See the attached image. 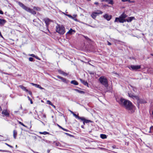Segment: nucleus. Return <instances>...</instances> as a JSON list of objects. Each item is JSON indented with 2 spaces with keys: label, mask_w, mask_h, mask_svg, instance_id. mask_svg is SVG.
Here are the masks:
<instances>
[{
  "label": "nucleus",
  "mask_w": 153,
  "mask_h": 153,
  "mask_svg": "<svg viewBox=\"0 0 153 153\" xmlns=\"http://www.w3.org/2000/svg\"><path fill=\"white\" fill-rule=\"evenodd\" d=\"M118 102L120 105L123 106L127 110H131L132 109L133 106L132 104L129 100L121 98L118 101Z\"/></svg>",
  "instance_id": "f257e3e1"
},
{
  "label": "nucleus",
  "mask_w": 153,
  "mask_h": 153,
  "mask_svg": "<svg viewBox=\"0 0 153 153\" xmlns=\"http://www.w3.org/2000/svg\"><path fill=\"white\" fill-rule=\"evenodd\" d=\"M99 81L101 84L105 87H107L108 86V80L105 76H102L100 77L99 79Z\"/></svg>",
  "instance_id": "f03ea898"
},
{
  "label": "nucleus",
  "mask_w": 153,
  "mask_h": 153,
  "mask_svg": "<svg viewBox=\"0 0 153 153\" xmlns=\"http://www.w3.org/2000/svg\"><path fill=\"white\" fill-rule=\"evenodd\" d=\"M56 31L57 32L61 34H64L65 32L64 27L58 24L56 27Z\"/></svg>",
  "instance_id": "7ed1b4c3"
},
{
  "label": "nucleus",
  "mask_w": 153,
  "mask_h": 153,
  "mask_svg": "<svg viewBox=\"0 0 153 153\" xmlns=\"http://www.w3.org/2000/svg\"><path fill=\"white\" fill-rule=\"evenodd\" d=\"M18 4L23 9L28 12H29L30 10V8L26 6L20 2H18Z\"/></svg>",
  "instance_id": "20e7f679"
},
{
  "label": "nucleus",
  "mask_w": 153,
  "mask_h": 153,
  "mask_svg": "<svg viewBox=\"0 0 153 153\" xmlns=\"http://www.w3.org/2000/svg\"><path fill=\"white\" fill-rule=\"evenodd\" d=\"M128 67L130 70H137L138 69L140 68L141 66L140 65H132L131 66H128Z\"/></svg>",
  "instance_id": "39448f33"
},
{
  "label": "nucleus",
  "mask_w": 153,
  "mask_h": 153,
  "mask_svg": "<svg viewBox=\"0 0 153 153\" xmlns=\"http://www.w3.org/2000/svg\"><path fill=\"white\" fill-rule=\"evenodd\" d=\"M128 96L132 98L134 100H137L138 101L139 100V97L137 95H134V93H129L128 94Z\"/></svg>",
  "instance_id": "423d86ee"
},
{
  "label": "nucleus",
  "mask_w": 153,
  "mask_h": 153,
  "mask_svg": "<svg viewBox=\"0 0 153 153\" xmlns=\"http://www.w3.org/2000/svg\"><path fill=\"white\" fill-rule=\"evenodd\" d=\"M102 13L103 12L102 11L100 10H97V12H93L91 15V16L93 19H95L96 18L97 15L102 14Z\"/></svg>",
  "instance_id": "0eeeda50"
},
{
  "label": "nucleus",
  "mask_w": 153,
  "mask_h": 153,
  "mask_svg": "<svg viewBox=\"0 0 153 153\" xmlns=\"http://www.w3.org/2000/svg\"><path fill=\"white\" fill-rule=\"evenodd\" d=\"M119 22L120 23H123L126 22L125 19L122 18L120 17H116L114 21L115 22Z\"/></svg>",
  "instance_id": "6e6552de"
},
{
  "label": "nucleus",
  "mask_w": 153,
  "mask_h": 153,
  "mask_svg": "<svg viewBox=\"0 0 153 153\" xmlns=\"http://www.w3.org/2000/svg\"><path fill=\"white\" fill-rule=\"evenodd\" d=\"M1 114L3 116H6L7 117H9L10 116L9 113L7 111L6 109L3 110L1 112Z\"/></svg>",
  "instance_id": "1a4fd4ad"
},
{
  "label": "nucleus",
  "mask_w": 153,
  "mask_h": 153,
  "mask_svg": "<svg viewBox=\"0 0 153 153\" xmlns=\"http://www.w3.org/2000/svg\"><path fill=\"white\" fill-rule=\"evenodd\" d=\"M103 17L107 21H109L111 18V15H109L107 14H106L103 15Z\"/></svg>",
  "instance_id": "9d476101"
},
{
  "label": "nucleus",
  "mask_w": 153,
  "mask_h": 153,
  "mask_svg": "<svg viewBox=\"0 0 153 153\" xmlns=\"http://www.w3.org/2000/svg\"><path fill=\"white\" fill-rule=\"evenodd\" d=\"M81 120L83 121V123L84 124H85V123H88L89 122H91V121L90 120L85 119V118L83 117H82Z\"/></svg>",
  "instance_id": "9b49d317"
},
{
  "label": "nucleus",
  "mask_w": 153,
  "mask_h": 153,
  "mask_svg": "<svg viewBox=\"0 0 153 153\" xmlns=\"http://www.w3.org/2000/svg\"><path fill=\"white\" fill-rule=\"evenodd\" d=\"M57 77L58 79H61L63 82L66 83H68V81H67L66 79L59 76H57Z\"/></svg>",
  "instance_id": "f8f14e48"
},
{
  "label": "nucleus",
  "mask_w": 153,
  "mask_h": 153,
  "mask_svg": "<svg viewBox=\"0 0 153 153\" xmlns=\"http://www.w3.org/2000/svg\"><path fill=\"white\" fill-rule=\"evenodd\" d=\"M134 19L135 18L134 17H128L127 19H125V20L126 21V22H130L133 19Z\"/></svg>",
  "instance_id": "ddd939ff"
},
{
  "label": "nucleus",
  "mask_w": 153,
  "mask_h": 153,
  "mask_svg": "<svg viewBox=\"0 0 153 153\" xmlns=\"http://www.w3.org/2000/svg\"><path fill=\"white\" fill-rule=\"evenodd\" d=\"M31 84H32L33 86H35V87L39 88H40L41 89H44V88L41 87V86H40L39 85L33 83H31Z\"/></svg>",
  "instance_id": "4468645a"
},
{
  "label": "nucleus",
  "mask_w": 153,
  "mask_h": 153,
  "mask_svg": "<svg viewBox=\"0 0 153 153\" xmlns=\"http://www.w3.org/2000/svg\"><path fill=\"white\" fill-rule=\"evenodd\" d=\"M44 20L46 26H47L49 25V22L50 21V19L48 18H45L44 19Z\"/></svg>",
  "instance_id": "2eb2a0df"
},
{
  "label": "nucleus",
  "mask_w": 153,
  "mask_h": 153,
  "mask_svg": "<svg viewBox=\"0 0 153 153\" xmlns=\"http://www.w3.org/2000/svg\"><path fill=\"white\" fill-rule=\"evenodd\" d=\"M75 32V31L74 30H73L72 29H71L70 30H69L68 31L67 33V34H72Z\"/></svg>",
  "instance_id": "dca6fc26"
},
{
  "label": "nucleus",
  "mask_w": 153,
  "mask_h": 153,
  "mask_svg": "<svg viewBox=\"0 0 153 153\" xmlns=\"http://www.w3.org/2000/svg\"><path fill=\"white\" fill-rule=\"evenodd\" d=\"M80 80L81 82L83 83L84 85L86 86H88V84L87 81H85L84 80L82 79H80Z\"/></svg>",
  "instance_id": "f3484780"
},
{
  "label": "nucleus",
  "mask_w": 153,
  "mask_h": 153,
  "mask_svg": "<svg viewBox=\"0 0 153 153\" xmlns=\"http://www.w3.org/2000/svg\"><path fill=\"white\" fill-rule=\"evenodd\" d=\"M6 22V21L4 19H0V25H3L5 24Z\"/></svg>",
  "instance_id": "a211bd4d"
},
{
  "label": "nucleus",
  "mask_w": 153,
  "mask_h": 153,
  "mask_svg": "<svg viewBox=\"0 0 153 153\" xmlns=\"http://www.w3.org/2000/svg\"><path fill=\"white\" fill-rule=\"evenodd\" d=\"M17 134V131L16 130H14L13 131V136L14 138L15 139Z\"/></svg>",
  "instance_id": "6ab92c4d"
},
{
  "label": "nucleus",
  "mask_w": 153,
  "mask_h": 153,
  "mask_svg": "<svg viewBox=\"0 0 153 153\" xmlns=\"http://www.w3.org/2000/svg\"><path fill=\"white\" fill-rule=\"evenodd\" d=\"M127 16L126 14H125L124 13H122L120 16V17L123 19H125L127 17Z\"/></svg>",
  "instance_id": "aec40b11"
},
{
  "label": "nucleus",
  "mask_w": 153,
  "mask_h": 153,
  "mask_svg": "<svg viewBox=\"0 0 153 153\" xmlns=\"http://www.w3.org/2000/svg\"><path fill=\"white\" fill-rule=\"evenodd\" d=\"M19 87H20L22 90L24 91H28V90L26 88L22 85H19Z\"/></svg>",
  "instance_id": "412c9836"
},
{
  "label": "nucleus",
  "mask_w": 153,
  "mask_h": 153,
  "mask_svg": "<svg viewBox=\"0 0 153 153\" xmlns=\"http://www.w3.org/2000/svg\"><path fill=\"white\" fill-rule=\"evenodd\" d=\"M71 84H73L75 85H77L78 84V82L75 80H72L71 82Z\"/></svg>",
  "instance_id": "4be33fe9"
},
{
  "label": "nucleus",
  "mask_w": 153,
  "mask_h": 153,
  "mask_svg": "<svg viewBox=\"0 0 153 153\" xmlns=\"http://www.w3.org/2000/svg\"><path fill=\"white\" fill-rule=\"evenodd\" d=\"M59 73L62 74L64 76H66L68 75V74H67V73H66L65 72H64L63 71L59 70Z\"/></svg>",
  "instance_id": "5701e85b"
},
{
  "label": "nucleus",
  "mask_w": 153,
  "mask_h": 153,
  "mask_svg": "<svg viewBox=\"0 0 153 153\" xmlns=\"http://www.w3.org/2000/svg\"><path fill=\"white\" fill-rule=\"evenodd\" d=\"M73 115L76 118L78 119L79 120H81L82 117H80L78 116V115H76L74 113L73 114Z\"/></svg>",
  "instance_id": "b1692460"
},
{
  "label": "nucleus",
  "mask_w": 153,
  "mask_h": 153,
  "mask_svg": "<svg viewBox=\"0 0 153 153\" xmlns=\"http://www.w3.org/2000/svg\"><path fill=\"white\" fill-rule=\"evenodd\" d=\"M100 136L101 138L102 139H105L107 138L106 135L104 134H101Z\"/></svg>",
  "instance_id": "393cba45"
},
{
  "label": "nucleus",
  "mask_w": 153,
  "mask_h": 153,
  "mask_svg": "<svg viewBox=\"0 0 153 153\" xmlns=\"http://www.w3.org/2000/svg\"><path fill=\"white\" fill-rule=\"evenodd\" d=\"M30 13H31L33 14H35L36 13V12L35 11L33 10V9H30V10L29 12Z\"/></svg>",
  "instance_id": "a878e982"
},
{
  "label": "nucleus",
  "mask_w": 153,
  "mask_h": 153,
  "mask_svg": "<svg viewBox=\"0 0 153 153\" xmlns=\"http://www.w3.org/2000/svg\"><path fill=\"white\" fill-rule=\"evenodd\" d=\"M39 133L42 134H43L44 135H46L49 134V132L46 131H44L43 132H40Z\"/></svg>",
  "instance_id": "bb28decb"
},
{
  "label": "nucleus",
  "mask_w": 153,
  "mask_h": 153,
  "mask_svg": "<svg viewBox=\"0 0 153 153\" xmlns=\"http://www.w3.org/2000/svg\"><path fill=\"white\" fill-rule=\"evenodd\" d=\"M108 4H113V1L112 0H108Z\"/></svg>",
  "instance_id": "cd10ccee"
},
{
  "label": "nucleus",
  "mask_w": 153,
  "mask_h": 153,
  "mask_svg": "<svg viewBox=\"0 0 153 153\" xmlns=\"http://www.w3.org/2000/svg\"><path fill=\"white\" fill-rule=\"evenodd\" d=\"M76 90L78 92L81 94L84 93V91H82L79 90L78 89H76Z\"/></svg>",
  "instance_id": "c85d7f7f"
},
{
  "label": "nucleus",
  "mask_w": 153,
  "mask_h": 153,
  "mask_svg": "<svg viewBox=\"0 0 153 153\" xmlns=\"http://www.w3.org/2000/svg\"><path fill=\"white\" fill-rule=\"evenodd\" d=\"M66 15L72 19H74V17L72 16H71V15H70L67 14V15Z\"/></svg>",
  "instance_id": "c756f323"
},
{
  "label": "nucleus",
  "mask_w": 153,
  "mask_h": 153,
  "mask_svg": "<svg viewBox=\"0 0 153 153\" xmlns=\"http://www.w3.org/2000/svg\"><path fill=\"white\" fill-rule=\"evenodd\" d=\"M19 123L20 124L22 125V126L25 127H26V126L25 125H24V124H23L22 122L19 121Z\"/></svg>",
  "instance_id": "7c9ffc66"
},
{
  "label": "nucleus",
  "mask_w": 153,
  "mask_h": 153,
  "mask_svg": "<svg viewBox=\"0 0 153 153\" xmlns=\"http://www.w3.org/2000/svg\"><path fill=\"white\" fill-rule=\"evenodd\" d=\"M47 102L48 104H49L50 105H51L52 104V103L49 100H47Z\"/></svg>",
  "instance_id": "2f4dec72"
},
{
  "label": "nucleus",
  "mask_w": 153,
  "mask_h": 153,
  "mask_svg": "<svg viewBox=\"0 0 153 153\" xmlns=\"http://www.w3.org/2000/svg\"><path fill=\"white\" fill-rule=\"evenodd\" d=\"M29 60L30 61H33V59L32 57H29Z\"/></svg>",
  "instance_id": "473e14b6"
},
{
  "label": "nucleus",
  "mask_w": 153,
  "mask_h": 153,
  "mask_svg": "<svg viewBox=\"0 0 153 153\" xmlns=\"http://www.w3.org/2000/svg\"><path fill=\"white\" fill-rule=\"evenodd\" d=\"M30 56H31L33 57L36 58V56L34 54H32L30 55Z\"/></svg>",
  "instance_id": "72a5a7b5"
},
{
  "label": "nucleus",
  "mask_w": 153,
  "mask_h": 153,
  "mask_svg": "<svg viewBox=\"0 0 153 153\" xmlns=\"http://www.w3.org/2000/svg\"><path fill=\"white\" fill-rule=\"evenodd\" d=\"M65 134H66L68 136H70V137H73V135H71V134H70L68 133H65Z\"/></svg>",
  "instance_id": "f704fd0d"
},
{
  "label": "nucleus",
  "mask_w": 153,
  "mask_h": 153,
  "mask_svg": "<svg viewBox=\"0 0 153 153\" xmlns=\"http://www.w3.org/2000/svg\"><path fill=\"white\" fill-rule=\"evenodd\" d=\"M5 144H6V145H7V146L9 147H10L11 148H13V147L9 145L7 143H5Z\"/></svg>",
  "instance_id": "c9c22d12"
},
{
  "label": "nucleus",
  "mask_w": 153,
  "mask_h": 153,
  "mask_svg": "<svg viewBox=\"0 0 153 153\" xmlns=\"http://www.w3.org/2000/svg\"><path fill=\"white\" fill-rule=\"evenodd\" d=\"M62 129L63 131H69L68 130L66 129H65V128H62Z\"/></svg>",
  "instance_id": "e433bc0d"
},
{
  "label": "nucleus",
  "mask_w": 153,
  "mask_h": 153,
  "mask_svg": "<svg viewBox=\"0 0 153 153\" xmlns=\"http://www.w3.org/2000/svg\"><path fill=\"white\" fill-rule=\"evenodd\" d=\"M26 92H27L30 95H31L32 94L31 92L30 91H29L28 90V91H26Z\"/></svg>",
  "instance_id": "4c0bfd02"
},
{
  "label": "nucleus",
  "mask_w": 153,
  "mask_h": 153,
  "mask_svg": "<svg viewBox=\"0 0 153 153\" xmlns=\"http://www.w3.org/2000/svg\"><path fill=\"white\" fill-rule=\"evenodd\" d=\"M33 9L35 10H38V9H39V8L37 7H33Z\"/></svg>",
  "instance_id": "58836bf2"
},
{
  "label": "nucleus",
  "mask_w": 153,
  "mask_h": 153,
  "mask_svg": "<svg viewBox=\"0 0 153 153\" xmlns=\"http://www.w3.org/2000/svg\"><path fill=\"white\" fill-rule=\"evenodd\" d=\"M0 151L1 152H8V151H7V150H0Z\"/></svg>",
  "instance_id": "ea45409f"
},
{
  "label": "nucleus",
  "mask_w": 153,
  "mask_h": 153,
  "mask_svg": "<svg viewBox=\"0 0 153 153\" xmlns=\"http://www.w3.org/2000/svg\"><path fill=\"white\" fill-rule=\"evenodd\" d=\"M122 1L123 2H125V1H130V0H122Z\"/></svg>",
  "instance_id": "a19ab883"
},
{
  "label": "nucleus",
  "mask_w": 153,
  "mask_h": 153,
  "mask_svg": "<svg viewBox=\"0 0 153 153\" xmlns=\"http://www.w3.org/2000/svg\"><path fill=\"white\" fill-rule=\"evenodd\" d=\"M31 150L34 153H39V152H35L34 151H33V150L31 149Z\"/></svg>",
  "instance_id": "79ce46f5"
},
{
  "label": "nucleus",
  "mask_w": 153,
  "mask_h": 153,
  "mask_svg": "<svg viewBox=\"0 0 153 153\" xmlns=\"http://www.w3.org/2000/svg\"><path fill=\"white\" fill-rule=\"evenodd\" d=\"M108 45H111V43L110 42H109L108 41Z\"/></svg>",
  "instance_id": "37998d69"
},
{
  "label": "nucleus",
  "mask_w": 153,
  "mask_h": 153,
  "mask_svg": "<svg viewBox=\"0 0 153 153\" xmlns=\"http://www.w3.org/2000/svg\"><path fill=\"white\" fill-rule=\"evenodd\" d=\"M57 126L60 128L62 129V127L61 126H60V125H59L58 124H57Z\"/></svg>",
  "instance_id": "c03bdc74"
},
{
  "label": "nucleus",
  "mask_w": 153,
  "mask_h": 153,
  "mask_svg": "<svg viewBox=\"0 0 153 153\" xmlns=\"http://www.w3.org/2000/svg\"><path fill=\"white\" fill-rule=\"evenodd\" d=\"M0 14H3V13L2 11L0 10Z\"/></svg>",
  "instance_id": "a18cd8bd"
},
{
  "label": "nucleus",
  "mask_w": 153,
  "mask_h": 153,
  "mask_svg": "<svg viewBox=\"0 0 153 153\" xmlns=\"http://www.w3.org/2000/svg\"><path fill=\"white\" fill-rule=\"evenodd\" d=\"M27 98H28V100L30 101L31 100V99H30V98L29 96H27Z\"/></svg>",
  "instance_id": "49530a36"
},
{
  "label": "nucleus",
  "mask_w": 153,
  "mask_h": 153,
  "mask_svg": "<svg viewBox=\"0 0 153 153\" xmlns=\"http://www.w3.org/2000/svg\"><path fill=\"white\" fill-rule=\"evenodd\" d=\"M0 36L1 37L3 38V36L2 35H1V33L0 32Z\"/></svg>",
  "instance_id": "de8ad7c7"
},
{
  "label": "nucleus",
  "mask_w": 153,
  "mask_h": 153,
  "mask_svg": "<svg viewBox=\"0 0 153 153\" xmlns=\"http://www.w3.org/2000/svg\"><path fill=\"white\" fill-rule=\"evenodd\" d=\"M84 37L86 39H89V38L87 36H84Z\"/></svg>",
  "instance_id": "09e8293b"
},
{
  "label": "nucleus",
  "mask_w": 153,
  "mask_h": 153,
  "mask_svg": "<svg viewBox=\"0 0 153 153\" xmlns=\"http://www.w3.org/2000/svg\"><path fill=\"white\" fill-rule=\"evenodd\" d=\"M51 105L53 107H54V108H55V107H55V106L53 104H52Z\"/></svg>",
  "instance_id": "8fccbe9b"
},
{
  "label": "nucleus",
  "mask_w": 153,
  "mask_h": 153,
  "mask_svg": "<svg viewBox=\"0 0 153 153\" xmlns=\"http://www.w3.org/2000/svg\"><path fill=\"white\" fill-rule=\"evenodd\" d=\"M70 111L71 112V113L72 114H73L74 113L73 111H71V110H70Z\"/></svg>",
  "instance_id": "3c124183"
},
{
  "label": "nucleus",
  "mask_w": 153,
  "mask_h": 153,
  "mask_svg": "<svg viewBox=\"0 0 153 153\" xmlns=\"http://www.w3.org/2000/svg\"><path fill=\"white\" fill-rule=\"evenodd\" d=\"M108 0H102V1H105L106 2H108Z\"/></svg>",
  "instance_id": "603ef678"
},
{
  "label": "nucleus",
  "mask_w": 153,
  "mask_h": 153,
  "mask_svg": "<svg viewBox=\"0 0 153 153\" xmlns=\"http://www.w3.org/2000/svg\"><path fill=\"white\" fill-rule=\"evenodd\" d=\"M150 129H153V126H151L150 127Z\"/></svg>",
  "instance_id": "864d4df0"
},
{
  "label": "nucleus",
  "mask_w": 153,
  "mask_h": 153,
  "mask_svg": "<svg viewBox=\"0 0 153 153\" xmlns=\"http://www.w3.org/2000/svg\"><path fill=\"white\" fill-rule=\"evenodd\" d=\"M94 4L96 5H98V3L97 2H95L94 3Z\"/></svg>",
  "instance_id": "5fc2aeb1"
},
{
  "label": "nucleus",
  "mask_w": 153,
  "mask_h": 153,
  "mask_svg": "<svg viewBox=\"0 0 153 153\" xmlns=\"http://www.w3.org/2000/svg\"><path fill=\"white\" fill-rule=\"evenodd\" d=\"M30 103H31V104H32V103H33V101H32V100H30Z\"/></svg>",
  "instance_id": "6e6d98bb"
},
{
  "label": "nucleus",
  "mask_w": 153,
  "mask_h": 153,
  "mask_svg": "<svg viewBox=\"0 0 153 153\" xmlns=\"http://www.w3.org/2000/svg\"><path fill=\"white\" fill-rule=\"evenodd\" d=\"M2 109L1 107L0 106V112H1L2 111Z\"/></svg>",
  "instance_id": "4d7b16f0"
},
{
  "label": "nucleus",
  "mask_w": 153,
  "mask_h": 153,
  "mask_svg": "<svg viewBox=\"0 0 153 153\" xmlns=\"http://www.w3.org/2000/svg\"><path fill=\"white\" fill-rule=\"evenodd\" d=\"M50 152V150H47L48 153H49V152Z\"/></svg>",
  "instance_id": "13d9d810"
},
{
  "label": "nucleus",
  "mask_w": 153,
  "mask_h": 153,
  "mask_svg": "<svg viewBox=\"0 0 153 153\" xmlns=\"http://www.w3.org/2000/svg\"><path fill=\"white\" fill-rule=\"evenodd\" d=\"M36 58L38 59H39V57L37 56H36Z\"/></svg>",
  "instance_id": "bf43d9fd"
},
{
  "label": "nucleus",
  "mask_w": 153,
  "mask_h": 153,
  "mask_svg": "<svg viewBox=\"0 0 153 153\" xmlns=\"http://www.w3.org/2000/svg\"><path fill=\"white\" fill-rule=\"evenodd\" d=\"M74 19V20L76 21H77V19H74H74Z\"/></svg>",
  "instance_id": "052dcab7"
},
{
  "label": "nucleus",
  "mask_w": 153,
  "mask_h": 153,
  "mask_svg": "<svg viewBox=\"0 0 153 153\" xmlns=\"http://www.w3.org/2000/svg\"><path fill=\"white\" fill-rule=\"evenodd\" d=\"M43 117H45H45H46V116H45V115H43Z\"/></svg>",
  "instance_id": "680f3d73"
},
{
  "label": "nucleus",
  "mask_w": 153,
  "mask_h": 153,
  "mask_svg": "<svg viewBox=\"0 0 153 153\" xmlns=\"http://www.w3.org/2000/svg\"><path fill=\"white\" fill-rule=\"evenodd\" d=\"M17 112H18V111H14V112H15V113H17Z\"/></svg>",
  "instance_id": "e2e57ef3"
},
{
  "label": "nucleus",
  "mask_w": 153,
  "mask_h": 153,
  "mask_svg": "<svg viewBox=\"0 0 153 153\" xmlns=\"http://www.w3.org/2000/svg\"><path fill=\"white\" fill-rule=\"evenodd\" d=\"M63 13L64 15H67L66 14H65V13Z\"/></svg>",
  "instance_id": "0e129e2a"
},
{
  "label": "nucleus",
  "mask_w": 153,
  "mask_h": 153,
  "mask_svg": "<svg viewBox=\"0 0 153 153\" xmlns=\"http://www.w3.org/2000/svg\"><path fill=\"white\" fill-rule=\"evenodd\" d=\"M74 16L75 17H76V15H74Z\"/></svg>",
  "instance_id": "69168bd1"
},
{
  "label": "nucleus",
  "mask_w": 153,
  "mask_h": 153,
  "mask_svg": "<svg viewBox=\"0 0 153 153\" xmlns=\"http://www.w3.org/2000/svg\"><path fill=\"white\" fill-rule=\"evenodd\" d=\"M20 108H21V109H22V106H21Z\"/></svg>",
  "instance_id": "338daca9"
},
{
  "label": "nucleus",
  "mask_w": 153,
  "mask_h": 153,
  "mask_svg": "<svg viewBox=\"0 0 153 153\" xmlns=\"http://www.w3.org/2000/svg\"><path fill=\"white\" fill-rule=\"evenodd\" d=\"M151 55L152 56H153V54H151Z\"/></svg>",
  "instance_id": "774afa93"
}]
</instances>
